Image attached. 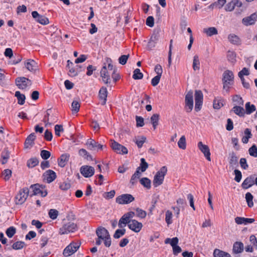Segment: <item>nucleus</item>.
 <instances>
[{
	"label": "nucleus",
	"instance_id": "1",
	"mask_svg": "<svg viewBox=\"0 0 257 257\" xmlns=\"http://www.w3.org/2000/svg\"><path fill=\"white\" fill-rule=\"evenodd\" d=\"M105 61L106 63L104 64L100 74L102 81L105 84H109L110 83V77L108 71H112L113 69V66L112 64V60L110 58H106Z\"/></svg>",
	"mask_w": 257,
	"mask_h": 257
},
{
	"label": "nucleus",
	"instance_id": "2",
	"mask_svg": "<svg viewBox=\"0 0 257 257\" xmlns=\"http://www.w3.org/2000/svg\"><path fill=\"white\" fill-rule=\"evenodd\" d=\"M223 89L228 92L234 83L233 73L229 70H225L222 75Z\"/></svg>",
	"mask_w": 257,
	"mask_h": 257
},
{
	"label": "nucleus",
	"instance_id": "3",
	"mask_svg": "<svg viewBox=\"0 0 257 257\" xmlns=\"http://www.w3.org/2000/svg\"><path fill=\"white\" fill-rule=\"evenodd\" d=\"M96 234L98 237L103 241L106 247H109L111 245V241L110 234L108 230L103 227L99 226L96 230Z\"/></svg>",
	"mask_w": 257,
	"mask_h": 257
},
{
	"label": "nucleus",
	"instance_id": "4",
	"mask_svg": "<svg viewBox=\"0 0 257 257\" xmlns=\"http://www.w3.org/2000/svg\"><path fill=\"white\" fill-rule=\"evenodd\" d=\"M167 171V167L163 166L157 172L153 180V185L154 187H157L163 183Z\"/></svg>",
	"mask_w": 257,
	"mask_h": 257
},
{
	"label": "nucleus",
	"instance_id": "5",
	"mask_svg": "<svg viewBox=\"0 0 257 257\" xmlns=\"http://www.w3.org/2000/svg\"><path fill=\"white\" fill-rule=\"evenodd\" d=\"M81 243L79 241L72 242L64 249L63 254L65 256H69L74 253L80 247Z\"/></svg>",
	"mask_w": 257,
	"mask_h": 257
},
{
	"label": "nucleus",
	"instance_id": "6",
	"mask_svg": "<svg viewBox=\"0 0 257 257\" xmlns=\"http://www.w3.org/2000/svg\"><path fill=\"white\" fill-rule=\"evenodd\" d=\"M77 230V225L73 222H68L63 224L59 229V233L61 235L74 232Z\"/></svg>",
	"mask_w": 257,
	"mask_h": 257
},
{
	"label": "nucleus",
	"instance_id": "7",
	"mask_svg": "<svg viewBox=\"0 0 257 257\" xmlns=\"http://www.w3.org/2000/svg\"><path fill=\"white\" fill-rule=\"evenodd\" d=\"M135 199V198L130 194H122L116 198V202L119 204H127Z\"/></svg>",
	"mask_w": 257,
	"mask_h": 257
},
{
	"label": "nucleus",
	"instance_id": "8",
	"mask_svg": "<svg viewBox=\"0 0 257 257\" xmlns=\"http://www.w3.org/2000/svg\"><path fill=\"white\" fill-rule=\"evenodd\" d=\"M16 85L20 89H24L28 86L32 85L31 81L25 77H20L16 78L15 80Z\"/></svg>",
	"mask_w": 257,
	"mask_h": 257
},
{
	"label": "nucleus",
	"instance_id": "9",
	"mask_svg": "<svg viewBox=\"0 0 257 257\" xmlns=\"http://www.w3.org/2000/svg\"><path fill=\"white\" fill-rule=\"evenodd\" d=\"M185 107L187 112H190L193 107V92L190 90L185 96Z\"/></svg>",
	"mask_w": 257,
	"mask_h": 257
},
{
	"label": "nucleus",
	"instance_id": "10",
	"mask_svg": "<svg viewBox=\"0 0 257 257\" xmlns=\"http://www.w3.org/2000/svg\"><path fill=\"white\" fill-rule=\"evenodd\" d=\"M111 147L117 154H126L127 149L124 146L120 145L114 140H111Z\"/></svg>",
	"mask_w": 257,
	"mask_h": 257
},
{
	"label": "nucleus",
	"instance_id": "11",
	"mask_svg": "<svg viewBox=\"0 0 257 257\" xmlns=\"http://www.w3.org/2000/svg\"><path fill=\"white\" fill-rule=\"evenodd\" d=\"M203 93L201 90H196L195 92V109L198 111L201 109L203 101Z\"/></svg>",
	"mask_w": 257,
	"mask_h": 257
},
{
	"label": "nucleus",
	"instance_id": "12",
	"mask_svg": "<svg viewBox=\"0 0 257 257\" xmlns=\"http://www.w3.org/2000/svg\"><path fill=\"white\" fill-rule=\"evenodd\" d=\"M160 30L158 29L154 31L148 44V47L151 50L156 46V44L160 38Z\"/></svg>",
	"mask_w": 257,
	"mask_h": 257
},
{
	"label": "nucleus",
	"instance_id": "13",
	"mask_svg": "<svg viewBox=\"0 0 257 257\" xmlns=\"http://www.w3.org/2000/svg\"><path fill=\"white\" fill-rule=\"evenodd\" d=\"M86 145L87 146L88 149L92 151H98L102 150L105 146L98 144L97 142L92 139H88L86 143Z\"/></svg>",
	"mask_w": 257,
	"mask_h": 257
},
{
	"label": "nucleus",
	"instance_id": "14",
	"mask_svg": "<svg viewBox=\"0 0 257 257\" xmlns=\"http://www.w3.org/2000/svg\"><path fill=\"white\" fill-rule=\"evenodd\" d=\"M51 109H48L46 111V114L44 115L43 121L45 123V125H51L53 122H56L57 120V117L53 114L51 115V117L49 116L51 114Z\"/></svg>",
	"mask_w": 257,
	"mask_h": 257
},
{
	"label": "nucleus",
	"instance_id": "15",
	"mask_svg": "<svg viewBox=\"0 0 257 257\" xmlns=\"http://www.w3.org/2000/svg\"><path fill=\"white\" fill-rule=\"evenodd\" d=\"M198 148L199 150L204 154V157L206 159L210 161V152L209 147L207 145H204L202 142H199L198 143Z\"/></svg>",
	"mask_w": 257,
	"mask_h": 257
},
{
	"label": "nucleus",
	"instance_id": "16",
	"mask_svg": "<svg viewBox=\"0 0 257 257\" xmlns=\"http://www.w3.org/2000/svg\"><path fill=\"white\" fill-rule=\"evenodd\" d=\"M257 20V14H252L248 17H244L242 19V23L245 26L254 25Z\"/></svg>",
	"mask_w": 257,
	"mask_h": 257
},
{
	"label": "nucleus",
	"instance_id": "17",
	"mask_svg": "<svg viewBox=\"0 0 257 257\" xmlns=\"http://www.w3.org/2000/svg\"><path fill=\"white\" fill-rule=\"evenodd\" d=\"M80 172L84 177H90L94 173V168L89 166H83L80 168Z\"/></svg>",
	"mask_w": 257,
	"mask_h": 257
},
{
	"label": "nucleus",
	"instance_id": "18",
	"mask_svg": "<svg viewBox=\"0 0 257 257\" xmlns=\"http://www.w3.org/2000/svg\"><path fill=\"white\" fill-rule=\"evenodd\" d=\"M25 66L29 71L35 73L38 70V66L36 61L33 59H28L25 62Z\"/></svg>",
	"mask_w": 257,
	"mask_h": 257
},
{
	"label": "nucleus",
	"instance_id": "19",
	"mask_svg": "<svg viewBox=\"0 0 257 257\" xmlns=\"http://www.w3.org/2000/svg\"><path fill=\"white\" fill-rule=\"evenodd\" d=\"M43 177L44 181L50 183L56 179V174L53 170H48L43 174Z\"/></svg>",
	"mask_w": 257,
	"mask_h": 257
},
{
	"label": "nucleus",
	"instance_id": "20",
	"mask_svg": "<svg viewBox=\"0 0 257 257\" xmlns=\"http://www.w3.org/2000/svg\"><path fill=\"white\" fill-rule=\"evenodd\" d=\"M128 228L132 230L135 232H139L143 227L142 223L138 222V221L133 219L128 222Z\"/></svg>",
	"mask_w": 257,
	"mask_h": 257
},
{
	"label": "nucleus",
	"instance_id": "21",
	"mask_svg": "<svg viewBox=\"0 0 257 257\" xmlns=\"http://www.w3.org/2000/svg\"><path fill=\"white\" fill-rule=\"evenodd\" d=\"M32 17L41 24L45 25L48 24L49 23V20L47 17L39 15L37 11H33L32 13Z\"/></svg>",
	"mask_w": 257,
	"mask_h": 257
},
{
	"label": "nucleus",
	"instance_id": "22",
	"mask_svg": "<svg viewBox=\"0 0 257 257\" xmlns=\"http://www.w3.org/2000/svg\"><path fill=\"white\" fill-rule=\"evenodd\" d=\"M229 164L230 167L233 168H237L238 166V158L233 152L229 154Z\"/></svg>",
	"mask_w": 257,
	"mask_h": 257
},
{
	"label": "nucleus",
	"instance_id": "23",
	"mask_svg": "<svg viewBox=\"0 0 257 257\" xmlns=\"http://www.w3.org/2000/svg\"><path fill=\"white\" fill-rule=\"evenodd\" d=\"M36 139V135L34 133H31L26 138L25 144L24 148L28 149L31 148L34 144V141Z\"/></svg>",
	"mask_w": 257,
	"mask_h": 257
},
{
	"label": "nucleus",
	"instance_id": "24",
	"mask_svg": "<svg viewBox=\"0 0 257 257\" xmlns=\"http://www.w3.org/2000/svg\"><path fill=\"white\" fill-rule=\"evenodd\" d=\"M45 186L38 183L31 185L30 189L33 193H47V190L45 189Z\"/></svg>",
	"mask_w": 257,
	"mask_h": 257
},
{
	"label": "nucleus",
	"instance_id": "25",
	"mask_svg": "<svg viewBox=\"0 0 257 257\" xmlns=\"http://www.w3.org/2000/svg\"><path fill=\"white\" fill-rule=\"evenodd\" d=\"M235 222L237 224L246 225L254 222L253 218H247L243 217H236L235 218Z\"/></svg>",
	"mask_w": 257,
	"mask_h": 257
},
{
	"label": "nucleus",
	"instance_id": "26",
	"mask_svg": "<svg viewBox=\"0 0 257 257\" xmlns=\"http://www.w3.org/2000/svg\"><path fill=\"white\" fill-rule=\"evenodd\" d=\"M59 188L64 191H73V186L69 181H65L59 184Z\"/></svg>",
	"mask_w": 257,
	"mask_h": 257
},
{
	"label": "nucleus",
	"instance_id": "27",
	"mask_svg": "<svg viewBox=\"0 0 257 257\" xmlns=\"http://www.w3.org/2000/svg\"><path fill=\"white\" fill-rule=\"evenodd\" d=\"M107 96V89L105 87H102L99 91V97L102 100L101 104L105 105L106 102Z\"/></svg>",
	"mask_w": 257,
	"mask_h": 257
},
{
	"label": "nucleus",
	"instance_id": "28",
	"mask_svg": "<svg viewBox=\"0 0 257 257\" xmlns=\"http://www.w3.org/2000/svg\"><path fill=\"white\" fill-rule=\"evenodd\" d=\"M254 184V178L251 176L247 177L242 183V187L244 189H247Z\"/></svg>",
	"mask_w": 257,
	"mask_h": 257
},
{
	"label": "nucleus",
	"instance_id": "29",
	"mask_svg": "<svg viewBox=\"0 0 257 257\" xmlns=\"http://www.w3.org/2000/svg\"><path fill=\"white\" fill-rule=\"evenodd\" d=\"M231 111H233L235 114L239 117H244L245 113L244 109L241 105H235L232 108Z\"/></svg>",
	"mask_w": 257,
	"mask_h": 257
},
{
	"label": "nucleus",
	"instance_id": "30",
	"mask_svg": "<svg viewBox=\"0 0 257 257\" xmlns=\"http://www.w3.org/2000/svg\"><path fill=\"white\" fill-rule=\"evenodd\" d=\"M243 244L240 241H236L233 245L232 251L234 253H240L243 250Z\"/></svg>",
	"mask_w": 257,
	"mask_h": 257
},
{
	"label": "nucleus",
	"instance_id": "31",
	"mask_svg": "<svg viewBox=\"0 0 257 257\" xmlns=\"http://www.w3.org/2000/svg\"><path fill=\"white\" fill-rule=\"evenodd\" d=\"M29 194H17L15 196V202L16 204L21 205L25 202Z\"/></svg>",
	"mask_w": 257,
	"mask_h": 257
},
{
	"label": "nucleus",
	"instance_id": "32",
	"mask_svg": "<svg viewBox=\"0 0 257 257\" xmlns=\"http://www.w3.org/2000/svg\"><path fill=\"white\" fill-rule=\"evenodd\" d=\"M70 155L68 154H62L58 159V165L61 167H64L69 160Z\"/></svg>",
	"mask_w": 257,
	"mask_h": 257
},
{
	"label": "nucleus",
	"instance_id": "33",
	"mask_svg": "<svg viewBox=\"0 0 257 257\" xmlns=\"http://www.w3.org/2000/svg\"><path fill=\"white\" fill-rule=\"evenodd\" d=\"M228 39L231 44L234 45H238L241 42L240 38L234 34H229L228 36Z\"/></svg>",
	"mask_w": 257,
	"mask_h": 257
},
{
	"label": "nucleus",
	"instance_id": "34",
	"mask_svg": "<svg viewBox=\"0 0 257 257\" xmlns=\"http://www.w3.org/2000/svg\"><path fill=\"white\" fill-rule=\"evenodd\" d=\"M213 255L214 257H231L229 253L218 249L214 250Z\"/></svg>",
	"mask_w": 257,
	"mask_h": 257
},
{
	"label": "nucleus",
	"instance_id": "35",
	"mask_svg": "<svg viewBox=\"0 0 257 257\" xmlns=\"http://www.w3.org/2000/svg\"><path fill=\"white\" fill-rule=\"evenodd\" d=\"M203 32L209 37H211L214 35H217L218 34L217 30L215 27L204 28L203 29Z\"/></svg>",
	"mask_w": 257,
	"mask_h": 257
},
{
	"label": "nucleus",
	"instance_id": "36",
	"mask_svg": "<svg viewBox=\"0 0 257 257\" xmlns=\"http://www.w3.org/2000/svg\"><path fill=\"white\" fill-rule=\"evenodd\" d=\"M131 220L128 218V217L124 214L119 219L118 222V226L120 228H122L123 226H125L126 224H128V222Z\"/></svg>",
	"mask_w": 257,
	"mask_h": 257
},
{
	"label": "nucleus",
	"instance_id": "37",
	"mask_svg": "<svg viewBox=\"0 0 257 257\" xmlns=\"http://www.w3.org/2000/svg\"><path fill=\"white\" fill-rule=\"evenodd\" d=\"M244 133V136L242 138V142L244 144H247L248 142L249 139L251 138L252 134L251 133L250 130L248 128L245 129Z\"/></svg>",
	"mask_w": 257,
	"mask_h": 257
},
{
	"label": "nucleus",
	"instance_id": "38",
	"mask_svg": "<svg viewBox=\"0 0 257 257\" xmlns=\"http://www.w3.org/2000/svg\"><path fill=\"white\" fill-rule=\"evenodd\" d=\"M79 155L87 160H92V157L91 155L84 149H81L79 151Z\"/></svg>",
	"mask_w": 257,
	"mask_h": 257
},
{
	"label": "nucleus",
	"instance_id": "39",
	"mask_svg": "<svg viewBox=\"0 0 257 257\" xmlns=\"http://www.w3.org/2000/svg\"><path fill=\"white\" fill-rule=\"evenodd\" d=\"M245 111L247 114H250L256 110L254 105L250 104L249 102H247L245 105Z\"/></svg>",
	"mask_w": 257,
	"mask_h": 257
},
{
	"label": "nucleus",
	"instance_id": "40",
	"mask_svg": "<svg viewBox=\"0 0 257 257\" xmlns=\"http://www.w3.org/2000/svg\"><path fill=\"white\" fill-rule=\"evenodd\" d=\"M8 79L6 78L4 71L0 68V85L5 86L8 84Z\"/></svg>",
	"mask_w": 257,
	"mask_h": 257
},
{
	"label": "nucleus",
	"instance_id": "41",
	"mask_svg": "<svg viewBox=\"0 0 257 257\" xmlns=\"http://www.w3.org/2000/svg\"><path fill=\"white\" fill-rule=\"evenodd\" d=\"M1 157V162L2 164H5L8 162V160L10 157V153L8 150L5 149V150L2 152Z\"/></svg>",
	"mask_w": 257,
	"mask_h": 257
},
{
	"label": "nucleus",
	"instance_id": "42",
	"mask_svg": "<svg viewBox=\"0 0 257 257\" xmlns=\"http://www.w3.org/2000/svg\"><path fill=\"white\" fill-rule=\"evenodd\" d=\"M15 96L17 97L18 100V102L19 104L23 105L24 104L26 99L25 95L21 94L20 91H17L15 92Z\"/></svg>",
	"mask_w": 257,
	"mask_h": 257
},
{
	"label": "nucleus",
	"instance_id": "43",
	"mask_svg": "<svg viewBox=\"0 0 257 257\" xmlns=\"http://www.w3.org/2000/svg\"><path fill=\"white\" fill-rule=\"evenodd\" d=\"M159 114L156 113L154 114L151 117V121L153 126L154 129L155 130L157 126L158 125V121L159 119Z\"/></svg>",
	"mask_w": 257,
	"mask_h": 257
},
{
	"label": "nucleus",
	"instance_id": "44",
	"mask_svg": "<svg viewBox=\"0 0 257 257\" xmlns=\"http://www.w3.org/2000/svg\"><path fill=\"white\" fill-rule=\"evenodd\" d=\"M149 167L148 163L146 161L144 158L141 159V163L140 166L138 167L139 169L141 170V172H144L146 171Z\"/></svg>",
	"mask_w": 257,
	"mask_h": 257
},
{
	"label": "nucleus",
	"instance_id": "45",
	"mask_svg": "<svg viewBox=\"0 0 257 257\" xmlns=\"http://www.w3.org/2000/svg\"><path fill=\"white\" fill-rule=\"evenodd\" d=\"M39 164V160L36 158H32L28 160L27 166L29 168H33Z\"/></svg>",
	"mask_w": 257,
	"mask_h": 257
},
{
	"label": "nucleus",
	"instance_id": "46",
	"mask_svg": "<svg viewBox=\"0 0 257 257\" xmlns=\"http://www.w3.org/2000/svg\"><path fill=\"white\" fill-rule=\"evenodd\" d=\"M213 105L214 109H220L223 105L222 99L220 98H215Z\"/></svg>",
	"mask_w": 257,
	"mask_h": 257
},
{
	"label": "nucleus",
	"instance_id": "47",
	"mask_svg": "<svg viewBox=\"0 0 257 257\" xmlns=\"http://www.w3.org/2000/svg\"><path fill=\"white\" fill-rule=\"evenodd\" d=\"M140 183L145 187L147 189H150L151 188V180L146 177L142 178L140 180Z\"/></svg>",
	"mask_w": 257,
	"mask_h": 257
},
{
	"label": "nucleus",
	"instance_id": "48",
	"mask_svg": "<svg viewBox=\"0 0 257 257\" xmlns=\"http://www.w3.org/2000/svg\"><path fill=\"white\" fill-rule=\"evenodd\" d=\"M178 146L180 149L185 150L186 148V142L185 136H182L178 142Z\"/></svg>",
	"mask_w": 257,
	"mask_h": 257
},
{
	"label": "nucleus",
	"instance_id": "49",
	"mask_svg": "<svg viewBox=\"0 0 257 257\" xmlns=\"http://www.w3.org/2000/svg\"><path fill=\"white\" fill-rule=\"evenodd\" d=\"M200 62L199 60V57L197 55H195L193 57V68L194 71L198 70L200 69L199 67Z\"/></svg>",
	"mask_w": 257,
	"mask_h": 257
},
{
	"label": "nucleus",
	"instance_id": "50",
	"mask_svg": "<svg viewBox=\"0 0 257 257\" xmlns=\"http://www.w3.org/2000/svg\"><path fill=\"white\" fill-rule=\"evenodd\" d=\"M133 78L135 80L141 79L143 78V74L139 69L137 68L134 71Z\"/></svg>",
	"mask_w": 257,
	"mask_h": 257
},
{
	"label": "nucleus",
	"instance_id": "51",
	"mask_svg": "<svg viewBox=\"0 0 257 257\" xmlns=\"http://www.w3.org/2000/svg\"><path fill=\"white\" fill-rule=\"evenodd\" d=\"M232 101L235 103L236 105H243L244 101L242 97L239 95H236L234 96L232 98Z\"/></svg>",
	"mask_w": 257,
	"mask_h": 257
},
{
	"label": "nucleus",
	"instance_id": "52",
	"mask_svg": "<svg viewBox=\"0 0 257 257\" xmlns=\"http://www.w3.org/2000/svg\"><path fill=\"white\" fill-rule=\"evenodd\" d=\"M25 245V243L24 241H18L13 244L12 248L15 250L21 249L23 248Z\"/></svg>",
	"mask_w": 257,
	"mask_h": 257
},
{
	"label": "nucleus",
	"instance_id": "53",
	"mask_svg": "<svg viewBox=\"0 0 257 257\" xmlns=\"http://www.w3.org/2000/svg\"><path fill=\"white\" fill-rule=\"evenodd\" d=\"M245 199L249 207H252L253 206V196L251 194H245Z\"/></svg>",
	"mask_w": 257,
	"mask_h": 257
},
{
	"label": "nucleus",
	"instance_id": "54",
	"mask_svg": "<svg viewBox=\"0 0 257 257\" xmlns=\"http://www.w3.org/2000/svg\"><path fill=\"white\" fill-rule=\"evenodd\" d=\"M71 107L72 113H77L79 110L80 104L78 101L74 100L71 104Z\"/></svg>",
	"mask_w": 257,
	"mask_h": 257
},
{
	"label": "nucleus",
	"instance_id": "55",
	"mask_svg": "<svg viewBox=\"0 0 257 257\" xmlns=\"http://www.w3.org/2000/svg\"><path fill=\"white\" fill-rule=\"evenodd\" d=\"M16 232V229L14 226L9 227L6 231L7 235L9 237H12Z\"/></svg>",
	"mask_w": 257,
	"mask_h": 257
},
{
	"label": "nucleus",
	"instance_id": "56",
	"mask_svg": "<svg viewBox=\"0 0 257 257\" xmlns=\"http://www.w3.org/2000/svg\"><path fill=\"white\" fill-rule=\"evenodd\" d=\"M172 213L170 210H167L165 214V221L168 225L172 223Z\"/></svg>",
	"mask_w": 257,
	"mask_h": 257
},
{
	"label": "nucleus",
	"instance_id": "57",
	"mask_svg": "<svg viewBox=\"0 0 257 257\" xmlns=\"http://www.w3.org/2000/svg\"><path fill=\"white\" fill-rule=\"evenodd\" d=\"M248 153L250 156L256 157H257V147L255 145H253L248 149Z\"/></svg>",
	"mask_w": 257,
	"mask_h": 257
},
{
	"label": "nucleus",
	"instance_id": "58",
	"mask_svg": "<svg viewBox=\"0 0 257 257\" xmlns=\"http://www.w3.org/2000/svg\"><path fill=\"white\" fill-rule=\"evenodd\" d=\"M49 216L53 220L57 218L58 215V211L55 209H51L49 211Z\"/></svg>",
	"mask_w": 257,
	"mask_h": 257
},
{
	"label": "nucleus",
	"instance_id": "59",
	"mask_svg": "<svg viewBox=\"0 0 257 257\" xmlns=\"http://www.w3.org/2000/svg\"><path fill=\"white\" fill-rule=\"evenodd\" d=\"M125 233V229H117L114 234H113V237L114 238H119L122 235H123Z\"/></svg>",
	"mask_w": 257,
	"mask_h": 257
},
{
	"label": "nucleus",
	"instance_id": "60",
	"mask_svg": "<svg viewBox=\"0 0 257 257\" xmlns=\"http://www.w3.org/2000/svg\"><path fill=\"white\" fill-rule=\"evenodd\" d=\"M130 57V55H123L118 58L119 63L123 65H125Z\"/></svg>",
	"mask_w": 257,
	"mask_h": 257
},
{
	"label": "nucleus",
	"instance_id": "61",
	"mask_svg": "<svg viewBox=\"0 0 257 257\" xmlns=\"http://www.w3.org/2000/svg\"><path fill=\"white\" fill-rule=\"evenodd\" d=\"M234 8L235 6L233 0H232L231 2L226 5L224 9L227 12H231L234 9Z\"/></svg>",
	"mask_w": 257,
	"mask_h": 257
},
{
	"label": "nucleus",
	"instance_id": "62",
	"mask_svg": "<svg viewBox=\"0 0 257 257\" xmlns=\"http://www.w3.org/2000/svg\"><path fill=\"white\" fill-rule=\"evenodd\" d=\"M136 213L137 216L141 218H144L147 215V213L145 211L139 208L136 209Z\"/></svg>",
	"mask_w": 257,
	"mask_h": 257
},
{
	"label": "nucleus",
	"instance_id": "63",
	"mask_svg": "<svg viewBox=\"0 0 257 257\" xmlns=\"http://www.w3.org/2000/svg\"><path fill=\"white\" fill-rule=\"evenodd\" d=\"M249 74V70L247 68L244 67L240 71L238 72V75L240 79L243 77L244 75H248Z\"/></svg>",
	"mask_w": 257,
	"mask_h": 257
},
{
	"label": "nucleus",
	"instance_id": "64",
	"mask_svg": "<svg viewBox=\"0 0 257 257\" xmlns=\"http://www.w3.org/2000/svg\"><path fill=\"white\" fill-rule=\"evenodd\" d=\"M41 157L44 160H47L51 156V153L47 150H42L40 153Z\"/></svg>",
	"mask_w": 257,
	"mask_h": 257
}]
</instances>
